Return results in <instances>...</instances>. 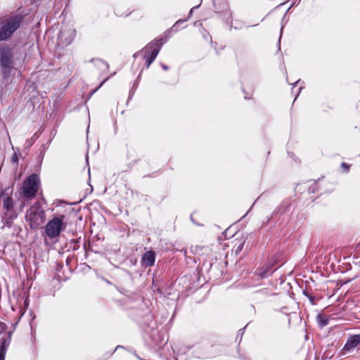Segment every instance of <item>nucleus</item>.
Segmentation results:
<instances>
[{
	"instance_id": "f257e3e1",
	"label": "nucleus",
	"mask_w": 360,
	"mask_h": 360,
	"mask_svg": "<svg viewBox=\"0 0 360 360\" xmlns=\"http://www.w3.org/2000/svg\"><path fill=\"white\" fill-rule=\"evenodd\" d=\"M64 218L63 215L55 217L47 223L45 231L50 238L58 237L60 232L66 228V224L63 222Z\"/></svg>"
},
{
	"instance_id": "f03ea898",
	"label": "nucleus",
	"mask_w": 360,
	"mask_h": 360,
	"mask_svg": "<svg viewBox=\"0 0 360 360\" xmlns=\"http://www.w3.org/2000/svg\"><path fill=\"white\" fill-rule=\"evenodd\" d=\"M26 219L29 221L32 229H37L44 223L45 214L39 207L32 206L26 214Z\"/></svg>"
},
{
	"instance_id": "7ed1b4c3",
	"label": "nucleus",
	"mask_w": 360,
	"mask_h": 360,
	"mask_svg": "<svg viewBox=\"0 0 360 360\" xmlns=\"http://www.w3.org/2000/svg\"><path fill=\"white\" fill-rule=\"evenodd\" d=\"M39 178L37 174L30 175L23 183L22 192L25 197L33 198L39 188Z\"/></svg>"
},
{
	"instance_id": "20e7f679",
	"label": "nucleus",
	"mask_w": 360,
	"mask_h": 360,
	"mask_svg": "<svg viewBox=\"0 0 360 360\" xmlns=\"http://www.w3.org/2000/svg\"><path fill=\"white\" fill-rule=\"evenodd\" d=\"M21 18L16 16L10 18L0 30V41L8 38L20 26Z\"/></svg>"
},
{
	"instance_id": "39448f33",
	"label": "nucleus",
	"mask_w": 360,
	"mask_h": 360,
	"mask_svg": "<svg viewBox=\"0 0 360 360\" xmlns=\"http://www.w3.org/2000/svg\"><path fill=\"white\" fill-rule=\"evenodd\" d=\"M162 44V43H159V41H154L146 46L143 50L148 68L157 57Z\"/></svg>"
},
{
	"instance_id": "423d86ee",
	"label": "nucleus",
	"mask_w": 360,
	"mask_h": 360,
	"mask_svg": "<svg viewBox=\"0 0 360 360\" xmlns=\"http://www.w3.org/2000/svg\"><path fill=\"white\" fill-rule=\"evenodd\" d=\"M1 63L4 72H8L12 65V53L10 49H3L1 51Z\"/></svg>"
},
{
	"instance_id": "0eeeda50",
	"label": "nucleus",
	"mask_w": 360,
	"mask_h": 360,
	"mask_svg": "<svg viewBox=\"0 0 360 360\" xmlns=\"http://www.w3.org/2000/svg\"><path fill=\"white\" fill-rule=\"evenodd\" d=\"M76 32L72 27L63 29L59 34V40L63 44H70L75 37Z\"/></svg>"
},
{
	"instance_id": "6e6552de",
	"label": "nucleus",
	"mask_w": 360,
	"mask_h": 360,
	"mask_svg": "<svg viewBox=\"0 0 360 360\" xmlns=\"http://www.w3.org/2000/svg\"><path fill=\"white\" fill-rule=\"evenodd\" d=\"M360 342V335H354L351 336L347 341L345 345L344 346V349L347 351H349L353 348L356 347Z\"/></svg>"
},
{
	"instance_id": "1a4fd4ad",
	"label": "nucleus",
	"mask_w": 360,
	"mask_h": 360,
	"mask_svg": "<svg viewBox=\"0 0 360 360\" xmlns=\"http://www.w3.org/2000/svg\"><path fill=\"white\" fill-rule=\"evenodd\" d=\"M155 255L154 252L148 251L146 252L142 258L143 262L148 266H151L154 264Z\"/></svg>"
},
{
	"instance_id": "9d476101",
	"label": "nucleus",
	"mask_w": 360,
	"mask_h": 360,
	"mask_svg": "<svg viewBox=\"0 0 360 360\" xmlns=\"http://www.w3.org/2000/svg\"><path fill=\"white\" fill-rule=\"evenodd\" d=\"M95 66L100 70L101 72H107L109 68V65L107 63L103 61L101 59H95L94 60Z\"/></svg>"
},
{
	"instance_id": "9b49d317",
	"label": "nucleus",
	"mask_w": 360,
	"mask_h": 360,
	"mask_svg": "<svg viewBox=\"0 0 360 360\" xmlns=\"http://www.w3.org/2000/svg\"><path fill=\"white\" fill-rule=\"evenodd\" d=\"M256 273L261 278L267 277L270 275V268L269 266L259 268L257 270Z\"/></svg>"
},
{
	"instance_id": "f8f14e48",
	"label": "nucleus",
	"mask_w": 360,
	"mask_h": 360,
	"mask_svg": "<svg viewBox=\"0 0 360 360\" xmlns=\"http://www.w3.org/2000/svg\"><path fill=\"white\" fill-rule=\"evenodd\" d=\"M3 208L6 210L7 213L12 210L13 202L11 198L7 197L4 199Z\"/></svg>"
},
{
	"instance_id": "ddd939ff",
	"label": "nucleus",
	"mask_w": 360,
	"mask_h": 360,
	"mask_svg": "<svg viewBox=\"0 0 360 360\" xmlns=\"http://www.w3.org/2000/svg\"><path fill=\"white\" fill-rule=\"evenodd\" d=\"M317 320L319 322V325L321 327H323L328 324L327 319H326L323 316H322L320 314L317 316Z\"/></svg>"
},
{
	"instance_id": "4468645a",
	"label": "nucleus",
	"mask_w": 360,
	"mask_h": 360,
	"mask_svg": "<svg viewBox=\"0 0 360 360\" xmlns=\"http://www.w3.org/2000/svg\"><path fill=\"white\" fill-rule=\"evenodd\" d=\"M6 355V346L5 343H3L0 347V360H4Z\"/></svg>"
},
{
	"instance_id": "2eb2a0df",
	"label": "nucleus",
	"mask_w": 360,
	"mask_h": 360,
	"mask_svg": "<svg viewBox=\"0 0 360 360\" xmlns=\"http://www.w3.org/2000/svg\"><path fill=\"white\" fill-rule=\"evenodd\" d=\"M342 167L347 168V166L346 163H345V162L342 163Z\"/></svg>"
},
{
	"instance_id": "dca6fc26",
	"label": "nucleus",
	"mask_w": 360,
	"mask_h": 360,
	"mask_svg": "<svg viewBox=\"0 0 360 360\" xmlns=\"http://www.w3.org/2000/svg\"><path fill=\"white\" fill-rule=\"evenodd\" d=\"M162 68H163V69H164V70H167V67L166 65H162Z\"/></svg>"
},
{
	"instance_id": "f3484780",
	"label": "nucleus",
	"mask_w": 360,
	"mask_h": 360,
	"mask_svg": "<svg viewBox=\"0 0 360 360\" xmlns=\"http://www.w3.org/2000/svg\"><path fill=\"white\" fill-rule=\"evenodd\" d=\"M243 248V244L241 245V246L239 247V249L241 250Z\"/></svg>"
}]
</instances>
